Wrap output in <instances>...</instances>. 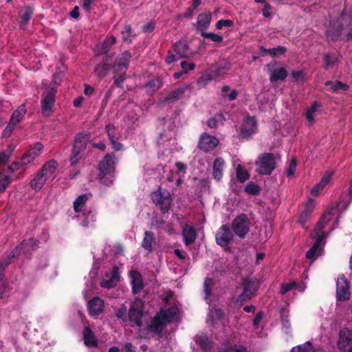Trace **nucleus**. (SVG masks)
<instances>
[{
	"label": "nucleus",
	"mask_w": 352,
	"mask_h": 352,
	"mask_svg": "<svg viewBox=\"0 0 352 352\" xmlns=\"http://www.w3.org/2000/svg\"><path fill=\"white\" fill-rule=\"evenodd\" d=\"M178 309L177 307L162 308L151 320V323L145 328L140 329V336L149 338L155 335L160 336L164 327L177 320Z\"/></svg>",
	"instance_id": "f257e3e1"
},
{
	"label": "nucleus",
	"mask_w": 352,
	"mask_h": 352,
	"mask_svg": "<svg viewBox=\"0 0 352 352\" xmlns=\"http://www.w3.org/2000/svg\"><path fill=\"white\" fill-rule=\"evenodd\" d=\"M326 34L332 41L351 40L352 38V16L343 12L339 17L330 22Z\"/></svg>",
	"instance_id": "f03ea898"
},
{
	"label": "nucleus",
	"mask_w": 352,
	"mask_h": 352,
	"mask_svg": "<svg viewBox=\"0 0 352 352\" xmlns=\"http://www.w3.org/2000/svg\"><path fill=\"white\" fill-rule=\"evenodd\" d=\"M58 164L54 160L45 162L30 182V186L36 192L39 191L50 177L56 172Z\"/></svg>",
	"instance_id": "7ed1b4c3"
},
{
	"label": "nucleus",
	"mask_w": 352,
	"mask_h": 352,
	"mask_svg": "<svg viewBox=\"0 0 352 352\" xmlns=\"http://www.w3.org/2000/svg\"><path fill=\"white\" fill-rule=\"evenodd\" d=\"M115 155L113 154L106 155L99 164L98 178L101 184L105 186L111 185L114 179Z\"/></svg>",
	"instance_id": "20e7f679"
},
{
	"label": "nucleus",
	"mask_w": 352,
	"mask_h": 352,
	"mask_svg": "<svg viewBox=\"0 0 352 352\" xmlns=\"http://www.w3.org/2000/svg\"><path fill=\"white\" fill-rule=\"evenodd\" d=\"M131 58V53L129 51H125L119 55L116 59L113 67L114 73L113 79L115 84L119 87H122V85L125 80L126 71L128 69Z\"/></svg>",
	"instance_id": "39448f33"
},
{
	"label": "nucleus",
	"mask_w": 352,
	"mask_h": 352,
	"mask_svg": "<svg viewBox=\"0 0 352 352\" xmlns=\"http://www.w3.org/2000/svg\"><path fill=\"white\" fill-rule=\"evenodd\" d=\"M256 172L259 175H268L276 168V162L272 153H265L261 154L256 161Z\"/></svg>",
	"instance_id": "423d86ee"
},
{
	"label": "nucleus",
	"mask_w": 352,
	"mask_h": 352,
	"mask_svg": "<svg viewBox=\"0 0 352 352\" xmlns=\"http://www.w3.org/2000/svg\"><path fill=\"white\" fill-rule=\"evenodd\" d=\"M151 199L162 213L168 212L173 201L172 197L168 191L162 190L161 188H159L157 190L152 192Z\"/></svg>",
	"instance_id": "0eeeda50"
},
{
	"label": "nucleus",
	"mask_w": 352,
	"mask_h": 352,
	"mask_svg": "<svg viewBox=\"0 0 352 352\" xmlns=\"http://www.w3.org/2000/svg\"><path fill=\"white\" fill-rule=\"evenodd\" d=\"M250 221L245 214L237 215L232 222V229L240 239H244L250 231Z\"/></svg>",
	"instance_id": "6e6552de"
},
{
	"label": "nucleus",
	"mask_w": 352,
	"mask_h": 352,
	"mask_svg": "<svg viewBox=\"0 0 352 352\" xmlns=\"http://www.w3.org/2000/svg\"><path fill=\"white\" fill-rule=\"evenodd\" d=\"M56 89L53 87H48L43 94L41 99V113L49 117L53 112L52 108L55 102Z\"/></svg>",
	"instance_id": "1a4fd4ad"
},
{
	"label": "nucleus",
	"mask_w": 352,
	"mask_h": 352,
	"mask_svg": "<svg viewBox=\"0 0 352 352\" xmlns=\"http://www.w3.org/2000/svg\"><path fill=\"white\" fill-rule=\"evenodd\" d=\"M337 346L342 352H351L352 351V330L342 328L339 333Z\"/></svg>",
	"instance_id": "9d476101"
},
{
	"label": "nucleus",
	"mask_w": 352,
	"mask_h": 352,
	"mask_svg": "<svg viewBox=\"0 0 352 352\" xmlns=\"http://www.w3.org/2000/svg\"><path fill=\"white\" fill-rule=\"evenodd\" d=\"M234 234L228 225L221 226L215 236L216 242L221 247H227L232 241Z\"/></svg>",
	"instance_id": "9b49d317"
},
{
	"label": "nucleus",
	"mask_w": 352,
	"mask_h": 352,
	"mask_svg": "<svg viewBox=\"0 0 352 352\" xmlns=\"http://www.w3.org/2000/svg\"><path fill=\"white\" fill-rule=\"evenodd\" d=\"M257 292L256 284L252 280L245 281L243 283V289L241 294L237 298L236 302L240 305L251 299Z\"/></svg>",
	"instance_id": "f8f14e48"
},
{
	"label": "nucleus",
	"mask_w": 352,
	"mask_h": 352,
	"mask_svg": "<svg viewBox=\"0 0 352 352\" xmlns=\"http://www.w3.org/2000/svg\"><path fill=\"white\" fill-rule=\"evenodd\" d=\"M336 298L338 300H346L350 298L349 285L344 275L340 276L336 281Z\"/></svg>",
	"instance_id": "ddd939ff"
},
{
	"label": "nucleus",
	"mask_w": 352,
	"mask_h": 352,
	"mask_svg": "<svg viewBox=\"0 0 352 352\" xmlns=\"http://www.w3.org/2000/svg\"><path fill=\"white\" fill-rule=\"evenodd\" d=\"M91 197V193H85L79 195L74 201L73 207L76 214V217H83L85 215V212L88 210L86 208V204Z\"/></svg>",
	"instance_id": "4468645a"
},
{
	"label": "nucleus",
	"mask_w": 352,
	"mask_h": 352,
	"mask_svg": "<svg viewBox=\"0 0 352 352\" xmlns=\"http://www.w3.org/2000/svg\"><path fill=\"white\" fill-rule=\"evenodd\" d=\"M219 144V140L215 137L206 133L201 135L199 140V148L204 152L213 150Z\"/></svg>",
	"instance_id": "2eb2a0df"
},
{
	"label": "nucleus",
	"mask_w": 352,
	"mask_h": 352,
	"mask_svg": "<svg viewBox=\"0 0 352 352\" xmlns=\"http://www.w3.org/2000/svg\"><path fill=\"white\" fill-rule=\"evenodd\" d=\"M321 104L318 102H314L305 110V117L308 126H312L315 124L316 117L320 113Z\"/></svg>",
	"instance_id": "dca6fc26"
},
{
	"label": "nucleus",
	"mask_w": 352,
	"mask_h": 352,
	"mask_svg": "<svg viewBox=\"0 0 352 352\" xmlns=\"http://www.w3.org/2000/svg\"><path fill=\"white\" fill-rule=\"evenodd\" d=\"M43 149V145L41 142H36L32 146L26 153L22 157V164H28L38 157Z\"/></svg>",
	"instance_id": "f3484780"
},
{
	"label": "nucleus",
	"mask_w": 352,
	"mask_h": 352,
	"mask_svg": "<svg viewBox=\"0 0 352 352\" xmlns=\"http://www.w3.org/2000/svg\"><path fill=\"white\" fill-rule=\"evenodd\" d=\"M256 127L257 124L255 118L254 117H248L240 127V135L243 138H248L255 133Z\"/></svg>",
	"instance_id": "a211bd4d"
},
{
	"label": "nucleus",
	"mask_w": 352,
	"mask_h": 352,
	"mask_svg": "<svg viewBox=\"0 0 352 352\" xmlns=\"http://www.w3.org/2000/svg\"><path fill=\"white\" fill-rule=\"evenodd\" d=\"M333 215V212L331 210L327 211L324 213L322 217L316 224L315 230L311 233L310 235L311 238L317 239L319 235L322 234H324V238L326 236L325 233L322 232V230L324 228L327 223L331 220Z\"/></svg>",
	"instance_id": "6ab92c4d"
},
{
	"label": "nucleus",
	"mask_w": 352,
	"mask_h": 352,
	"mask_svg": "<svg viewBox=\"0 0 352 352\" xmlns=\"http://www.w3.org/2000/svg\"><path fill=\"white\" fill-rule=\"evenodd\" d=\"M276 64H268L267 65V69L270 72V80L271 82L284 80L287 76V72L284 67H280L274 69H272Z\"/></svg>",
	"instance_id": "aec40b11"
},
{
	"label": "nucleus",
	"mask_w": 352,
	"mask_h": 352,
	"mask_svg": "<svg viewBox=\"0 0 352 352\" xmlns=\"http://www.w3.org/2000/svg\"><path fill=\"white\" fill-rule=\"evenodd\" d=\"M314 207L313 199L309 201L303 206V209L300 214L298 221L303 228H306V223L310 218Z\"/></svg>",
	"instance_id": "412c9836"
},
{
	"label": "nucleus",
	"mask_w": 352,
	"mask_h": 352,
	"mask_svg": "<svg viewBox=\"0 0 352 352\" xmlns=\"http://www.w3.org/2000/svg\"><path fill=\"white\" fill-rule=\"evenodd\" d=\"M324 239V234L319 235L316 239L315 243L313 244L312 247L307 252L306 257L309 259L315 260L316 258L320 255L322 248L321 246V242Z\"/></svg>",
	"instance_id": "4be33fe9"
},
{
	"label": "nucleus",
	"mask_w": 352,
	"mask_h": 352,
	"mask_svg": "<svg viewBox=\"0 0 352 352\" xmlns=\"http://www.w3.org/2000/svg\"><path fill=\"white\" fill-rule=\"evenodd\" d=\"M184 243L186 245L193 243L197 238V233L193 226L186 224L182 231Z\"/></svg>",
	"instance_id": "5701e85b"
},
{
	"label": "nucleus",
	"mask_w": 352,
	"mask_h": 352,
	"mask_svg": "<svg viewBox=\"0 0 352 352\" xmlns=\"http://www.w3.org/2000/svg\"><path fill=\"white\" fill-rule=\"evenodd\" d=\"M306 289V285L303 282L292 281L288 283H283L280 286V294L284 295L287 292L296 289L300 292H303Z\"/></svg>",
	"instance_id": "b1692460"
},
{
	"label": "nucleus",
	"mask_w": 352,
	"mask_h": 352,
	"mask_svg": "<svg viewBox=\"0 0 352 352\" xmlns=\"http://www.w3.org/2000/svg\"><path fill=\"white\" fill-rule=\"evenodd\" d=\"M88 309L91 315L98 316L103 310L104 302L99 297H94L88 302Z\"/></svg>",
	"instance_id": "393cba45"
},
{
	"label": "nucleus",
	"mask_w": 352,
	"mask_h": 352,
	"mask_svg": "<svg viewBox=\"0 0 352 352\" xmlns=\"http://www.w3.org/2000/svg\"><path fill=\"white\" fill-rule=\"evenodd\" d=\"M132 290L134 294H138L143 289V280L141 274L138 271L130 272Z\"/></svg>",
	"instance_id": "a878e982"
},
{
	"label": "nucleus",
	"mask_w": 352,
	"mask_h": 352,
	"mask_svg": "<svg viewBox=\"0 0 352 352\" xmlns=\"http://www.w3.org/2000/svg\"><path fill=\"white\" fill-rule=\"evenodd\" d=\"M212 16L210 12H206L199 14L197 19V28L204 32L210 24Z\"/></svg>",
	"instance_id": "bb28decb"
},
{
	"label": "nucleus",
	"mask_w": 352,
	"mask_h": 352,
	"mask_svg": "<svg viewBox=\"0 0 352 352\" xmlns=\"http://www.w3.org/2000/svg\"><path fill=\"white\" fill-rule=\"evenodd\" d=\"M84 344L88 347L96 346L98 341L89 327H85L83 331Z\"/></svg>",
	"instance_id": "cd10ccee"
},
{
	"label": "nucleus",
	"mask_w": 352,
	"mask_h": 352,
	"mask_svg": "<svg viewBox=\"0 0 352 352\" xmlns=\"http://www.w3.org/2000/svg\"><path fill=\"white\" fill-rule=\"evenodd\" d=\"M225 166V162L222 158H217L213 164L212 174L215 179L219 181L223 176V170Z\"/></svg>",
	"instance_id": "c85d7f7f"
},
{
	"label": "nucleus",
	"mask_w": 352,
	"mask_h": 352,
	"mask_svg": "<svg viewBox=\"0 0 352 352\" xmlns=\"http://www.w3.org/2000/svg\"><path fill=\"white\" fill-rule=\"evenodd\" d=\"M224 314L220 309H212L210 311L207 322L211 325H215L218 320H221L223 318Z\"/></svg>",
	"instance_id": "c756f323"
},
{
	"label": "nucleus",
	"mask_w": 352,
	"mask_h": 352,
	"mask_svg": "<svg viewBox=\"0 0 352 352\" xmlns=\"http://www.w3.org/2000/svg\"><path fill=\"white\" fill-rule=\"evenodd\" d=\"M155 241V236L152 232L146 231L144 232V237L142 241V247L146 250L148 252H152L153 250V243Z\"/></svg>",
	"instance_id": "7c9ffc66"
},
{
	"label": "nucleus",
	"mask_w": 352,
	"mask_h": 352,
	"mask_svg": "<svg viewBox=\"0 0 352 352\" xmlns=\"http://www.w3.org/2000/svg\"><path fill=\"white\" fill-rule=\"evenodd\" d=\"M89 140L88 134L79 133L75 138L74 144V149L82 151L87 145V142Z\"/></svg>",
	"instance_id": "2f4dec72"
},
{
	"label": "nucleus",
	"mask_w": 352,
	"mask_h": 352,
	"mask_svg": "<svg viewBox=\"0 0 352 352\" xmlns=\"http://www.w3.org/2000/svg\"><path fill=\"white\" fill-rule=\"evenodd\" d=\"M197 345L204 351H208L212 347V341L206 335H198L195 338Z\"/></svg>",
	"instance_id": "473e14b6"
},
{
	"label": "nucleus",
	"mask_w": 352,
	"mask_h": 352,
	"mask_svg": "<svg viewBox=\"0 0 352 352\" xmlns=\"http://www.w3.org/2000/svg\"><path fill=\"white\" fill-rule=\"evenodd\" d=\"M77 218L80 219V225L85 228L92 226L96 221L95 214L91 210L86 211L83 217Z\"/></svg>",
	"instance_id": "72a5a7b5"
},
{
	"label": "nucleus",
	"mask_w": 352,
	"mask_h": 352,
	"mask_svg": "<svg viewBox=\"0 0 352 352\" xmlns=\"http://www.w3.org/2000/svg\"><path fill=\"white\" fill-rule=\"evenodd\" d=\"M26 112V108L24 104L19 106L12 113L10 122L16 125L22 120Z\"/></svg>",
	"instance_id": "f704fd0d"
},
{
	"label": "nucleus",
	"mask_w": 352,
	"mask_h": 352,
	"mask_svg": "<svg viewBox=\"0 0 352 352\" xmlns=\"http://www.w3.org/2000/svg\"><path fill=\"white\" fill-rule=\"evenodd\" d=\"M172 50L180 56L184 57L187 55L188 47L185 41H179L173 45Z\"/></svg>",
	"instance_id": "c9c22d12"
},
{
	"label": "nucleus",
	"mask_w": 352,
	"mask_h": 352,
	"mask_svg": "<svg viewBox=\"0 0 352 352\" xmlns=\"http://www.w3.org/2000/svg\"><path fill=\"white\" fill-rule=\"evenodd\" d=\"M142 314H143L140 312V311H135L133 308H130L129 312V320L131 322H134V324L138 327H140L142 326Z\"/></svg>",
	"instance_id": "e433bc0d"
},
{
	"label": "nucleus",
	"mask_w": 352,
	"mask_h": 352,
	"mask_svg": "<svg viewBox=\"0 0 352 352\" xmlns=\"http://www.w3.org/2000/svg\"><path fill=\"white\" fill-rule=\"evenodd\" d=\"M109 67L107 60L98 64L94 69L95 74L100 78L105 76L109 73Z\"/></svg>",
	"instance_id": "4c0bfd02"
},
{
	"label": "nucleus",
	"mask_w": 352,
	"mask_h": 352,
	"mask_svg": "<svg viewBox=\"0 0 352 352\" xmlns=\"http://www.w3.org/2000/svg\"><path fill=\"white\" fill-rule=\"evenodd\" d=\"M324 85L326 86H331V89L333 91H338L340 90L346 91L349 89V85L346 83L342 82L341 81H327Z\"/></svg>",
	"instance_id": "58836bf2"
},
{
	"label": "nucleus",
	"mask_w": 352,
	"mask_h": 352,
	"mask_svg": "<svg viewBox=\"0 0 352 352\" xmlns=\"http://www.w3.org/2000/svg\"><path fill=\"white\" fill-rule=\"evenodd\" d=\"M291 352H316V350L312 344L307 341L302 344L293 347Z\"/></svg>",
	"instance_id": "ea45409f"
},
{
	"label": "nucleus",
	"mask_w": 352,
	"mask_h": 352,
	"mask_svg": "<svg viewBox=\"0 0 352 352\" xmlns=\"http://www.w3.org/2000/svg\"><path fill=\"white\" fill-rule=\"evenodd\" d=\"M225 120V118L223 113H217L213 118H211L208 120L207 124L210 128H215L217 126L219 123L223 124Z\"/></svg>",
	"instance_id": "a19ab883"
},
{
	"label": "nucleus",
	"mask_w": 352,
	"mask_h": 352,
	"mask_svg": "<svg viewBox=\"0 0 352 352\" xmlns=\"http://www.w3.org/2000/svg\"><path fill=\"white\" fill-rule=\"evenodd\" d=\"M348 198L346 200L343 199L338 204V207L340 210H346L350 204L352 202V180L350 184V186L348 189Z\"/></svg>",
	"instance_id": "79ce46f5"
},
{
	"label": "nucleus",
	"mask_w": 352,
	"mask_h": 352,
	"mask_svg": "<svg viewBox=\"0 0 352 352\" xmlns=\"http://www.w3.org/2000/svg\"><path fill=\"white\" fill-rule=\"evenodd\" d=\"M186 87H180L173 91L168 97L166 98V101H172L173 100H179L182 98L185 93Z\"/></svg>",
	"instance_id": "37998d69"
},
{
	"label": "nucleus",
	"mask_w": 352,
	"mask_h": 352,
	"mask_svg": "<svg viewBox=\"0 0 352 352\" xmlns=\"http://www.w3.org/2000/svg\"><path fill=\"white\" fill-rule=\"evenodd\" d=\"M236 175L238 180L243 183L249 179V173L248 171L241 166L238 165L236 168Z\"/></svg>",
	"instance_id": "c03bdc74"
},
{
	"label": "nucleus",
	"mask_w": 352,
	"mask_h": 352,
	"mask_svg": "<svg viewBox=\"0 0 352 352\" xmlns=\"http://www.w3.org/2000/svg\"><path fill=\"white\" fill-rule=\"evenodd\" d=\"M11 182L12 178L10 176L6 175L4 173H0V192H4Z\"/></svg>",
	"instance_id": "a18cd8bd"
},
{
	"label": "nucleus",
	"mask_w": 352,
	"mask_h": 352,
	"mask_svg": "<svg viewBox=\"0 0 352 352\" xmlns=\"http://www.w3.org/2000/svg\"><path fill=\"white\" fill-rule=\"evenodd\" d=\"M116 38L113 36H111L107 37L103 43L101 44L100 50L103 53H106L108 52L109 49L111 46H112L116 43Z\"/></svg>",
	"instance_id": "49530a36"
},
{
	"label": "nucleus",
	"mask_w": 352,
	"mask_h": 352,
	"mask_svg": "<svg viewBox=\"0 0 352 352\" xmlns=\"http://www.w3.org/2000/svg\"><path fill=\"white\" fill-rule=\"evenodd\" d=\"M260 191L261 188L259 186L253 182H249L245 187V192L250 195H258Z\"/></svg>",
	"instance_id": "de8ad7c7"
},
{
	"label": "nucleus",
	"mask_w": 352,
	"mask_h": 352,
	"mask_svg": "<svg viewBox=\"0 0 352 352\" xmlns=\"http://www.w3.org/2000/svg\"><path fill=\"white\" fill-rule=\"evenodd\" d=\"M182 58L177 53H175L173 50H170L168 52V54L166 56L165 61L167 64H171L173 63L176 62L179 58Z\"/></svg>",
	"instance_id": "09e8293b"
},
{
	"label": "nucleus",
	"mask_w": 352,
	"mask_h": 352,
	"mask_svg": "<svg viewBox=\"0 0 352 352\" xmlns=\"http://www.w3.org/2000/svg\"><path fill=\"white\" fill-rule=\"evenodd\" d=\"M201 36L204 38H208L215 43H220L223 41V37L221 35L212 32H202Z\"/></svg>",
	"instance_id": "8fccbe9b"
},
{
	"label": "nucleus",
	"mask_w": 352,
	"mask_h": 352,
	"mask_svg": "<svg viewBox=\"0 0 352 352\" xmlns=\"http://www.w3.org/2000/svg\"><path fill=\"white\" fill-rule=\"evenodd\" d=\"M266 52L272 56H276L277 55H282L286 52V48L283 46H278L276 47L268 49Z\"/></svg>",
	"instance_id": "3c124183"
},
{
	"label": "nucleus",
	"mask_w": 352,
	"mask_h": 352,
	"mask_svg": "<svg viewBox=\"0 0 352 352\" xmlns=\"http://www.w3.org/2000/svg\"><path fill=\"white\" fill-rule=\"evenodd\" d=\"M32 14V9L30 7H27L24 12L21 15V19L23 21L22 23L20 25L21 28H23V25H25L30 20Z\"/></svg>",
	"instance_id": "603ef678"
},
{
	"label": "nucleus",
	"mask_w": 352,
	"mask_h": 352,
	"mask_svg": "<svg viewBox=\"0 0 352 352\" xmlns=\"http://www.w3.org/2000/svg\"><path fill=\"white\" fill-rule=\"evenodd\" d=\"M333 173H334L332 170L327 171L321 178V180L319 182L320 185L323 188L327 186L330 183Z\"/></svg>",
	"instance_id": "864d4df0"
},
{
	"label": "nucleus",
	"mask_w": 352,
	"mask_h": 352,
	"mask_svg": "<svg viewBox=\"0 0 352 352\" xmlns=\"http://www.w3.org/2000/svg\"><path fill=\"white\" fill-rule=\"evenodd\" d=\"M123 40L126 42H131L133 37L132 30L130 25H125L122 32Z\"/></svg>",
	"instance_id": "5fc2aeb1"
},
{
	"label": "nucleus",
	"mask_w": 352,
	"mask_h": 352,
	"mask_svg": "<svg viewBox=\"0 0 352 352\" xmlns=\"http://www.w3.org/2000/svg\"><path fill=\"white\" fill-rule=\"evenodd\" d=\"M81 151L76 150L73 148L72 153L70 157V163L72 166L76 164L79 160L82 158Z\"/></svg>",
	"instance_id": "6e6d98bb"
},
{
	"label": "nucleus",
	"mask_w": 352,
	"mask_h": 352,
	"mask_svg": "<svg viewBox=\"0 0 352 352\" xmlns=\"http://www.w3.org/2000/svg\"><path fill=\"white\" fill-rule=\"evenodd\" d=\"M36 242L37 241L34 239L23 241L19 246L16 247V250L19 249L21 250L23 248L29 250L30 247L33 249L34 246L37 245Z\"/></svg>",
	"instance_id": "4d7b16f0"
},
{
	"label": "nucleus",
	"mask_w": 352,
	"mask_h": 352,
	"mask_svg": "<svg viewBox=\"0 0 352 352\" xmlns=\"http://www.w3.org/2000/svg\"><path fill=\"white\" fill-rule=\"evenodd\" d=\"M297 162L296 159L293 158L289 164L288 167L286 169V174L287 177H292L294 175L296 168Z\"/></svg>",
	"instance_id": "13d9d810"
},
{
	"label": "nucleus",
	"mask_w": 352,
	"mask_h": 352,
	"mask_svg": "<svg viewBox=\"0 0 352 352\" xmlns=\"http://www.w3.org/2000/svg\"><path fill=\"white\" fill-rule=\"evenodd\" d=\"M212 283V279H210V278H206L205 281H204V285L206 299H208V298L210 296Z\"/></svg>",
	"instance_id": "bf43d9fd"
},
{
	"label": "nucleus",
	"mask_w": 352,
	"mask_h": 352,
	"mask_svg": "<svg viewBox=\"0 0 352 352\" xmlns=\"http://www.w3.org/2000/svg\"><path fill=\"white\" fill-rule=\"evenodd\" d=\"M291 75L295 81L303 82L305 80V74L302 70L292 72Z\"/></svg>",
	"instance_id": "052dcab7"
},
{
	"label": "nucleus",
	"mask_w": 352,
	"mask_h": 352,
	"mask_svg": "<svg viewBox=\"0 0 352 352\" xmlns=\"http://www.w3.org/2000/svg\"><path fill=\"white\" fill-rule=\"evenodd\" d=\"M130 308H133L135 311H140L143 314L144 301L140 298H135Z\"/></svg>",
	"instance_id": "680f3d73"
},
{
	"label": "nucleus",
	"mask_w": 352,
	"mask_h": 352,
	"mask_svg": "<svg viewBox=\"0 0 352 352\" xmlns=\"http://www.w3.org/2000/svg\"><path fill=\"white\" fill-rule=\"evenodd\" d=\"M106 276L107 278H109V279H108V280H105V279L102 280V281L101 282V287H104V288L110 289V288H112L114 286H116V285L117 283V281H116L115 280H113L111 278H110L109 274H107Z\"/></svg>",
	"instance_id": "e2e57ef3"
},
{
	"label": "nucleus",
	"mask_w": 352,
	"mask_h": 352,
	"mask_svg": "<svg viewBox=\"0 0 352 352\" xmlns=\"http://www.w3.org/2000/svg\"><path fill=\"white\" fill-rule=\"evenodd\" d=\"M63 78V74L60 72L59 73H55L53 75V79L51 82V86L53 87L56 89V87L60 83Z\"/></svg>",
	"instance_id": "0e129e2a"
},
{
	"label": "nucleus",
	"mask_w": 352,
	"mask_h": 352,
	"mask_svg": "<svg viewBox=\"0 0 352 352\" xmlns=\"http://www.w3.org/2000/svg\"><path fill=\"white\" fill-rule=\"evenodd\" d=\"M233 25V21L230 19H221L216 23V28L219 30L222 29L223 27H231Z\"/></svg>",
	"instance_id": "69168bd1"
},
{
	"label": "nucleus",
	"mask_w": 352,
	"mask_h": 352,
	"mask_svg": "<svg viewBox=\"0 0 352 352\" xmlns=\"http://www.w3.org/2000/svg\"><path fill=\"white\" fill-rule=\"evenodd\" d=\"M181 68L182 72L186 74L189 70H193L195 69V64L192 63H188L186 60L182 61L180 63Z\"/></svg>",
	"instance_id": "338daca9"
},
{
	"label": "nucleus",
	"mask_w": 352,
	"mask_h": 352,
	"mask_svg": "<svg viewBox=\"0 0 352 352\" xmlns=\"http://www.w3.org/2000/svg\"><path fill=\"white\" fill-rule=\"evenodd\" d=\"M105 130L110 141L114 139H118V137H116L115 135L116 129L114 126L111 124L107 125L105 127Z\"/></svg>",
	"instance_id": "774afa93"
}]
</instances>
